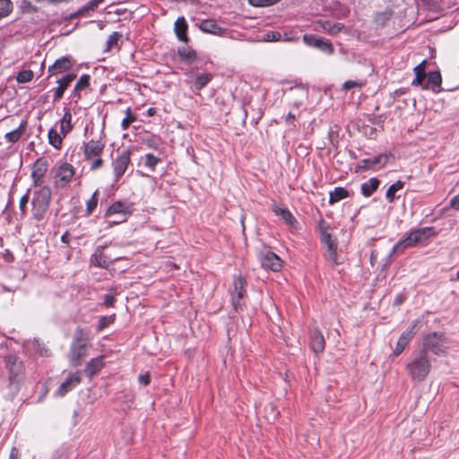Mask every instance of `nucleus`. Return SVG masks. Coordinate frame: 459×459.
I'll return each mask as SVG.
<instances>
[{
    "label": "nucleus",
    "mask_w": 459,
    "mask_h": 459,
    "mask_svg": "<svg viewBox=\"0 0 459 459\" xmlns=\"http://www.w3.org/2000/svg\"><path fill=\"white\" fill-rule=\"evenodd\" d=\"M431 368L428 354L424 351L414 352L406 365V370L413 381L426 379Z\"/></svg>",
    "instance_id": "1"
},
{
    "label": "nucleus",
    "mask_w": 459,
    "mask_h": 459,
    "mask_svg": "<svg viewBox=\"0 0 459 459\" xmlns=\"http://www.w3.org/2000/svg\"><path fill=\"white\" fill-rule=\"evenodd\" d=\"M52 192L50 187L35 188L31 197L32 219L41 221L45 219L51 202Z\"/></svg>",
    "instance_id": "2"
},
{
    "label": "nucleus",
    "mask_w": 459,
    "mask_h": 459,
    "mask_svg": "<svg viewBox=\"0 0 459 459\" xmlns=\"http://www.w3.org/2000/svg\"><path fill=\"white\" fill-rule=\"evenodd\" d=\"M447 340L444 333L432 332L427 333L422 339V348L420 351H424L426 353L430 351L437 356H444L446 354Z\"/></svg>",
    "instance_id": "3"
},
{
    "label": "nucleus",
    "mask_w": 459,
    "mask_h": 459,
    "mask_svg": "<svg viewBox=\"0 0 459 459\" xmlns=\"http://www.w3.org/2000/svg\"><path fill=\"white\" fill-rule=\"evenodd\" d=\"M318 228L321 242L326 247L327 258L332 261L333 265H338L340 263L337 255V242L332 238L330 226L324 220H321Z\"/></svg>",
    "instance_id": "4"
},
{
    "label": "nucleus",
    "mask_w": 459,
    "mask_h": 459,
    "mask_svg": "<svg viewBox=\"0 0 459 459\" xmlns=\"http://www.w3.org/2000/svg\"><path fill=\"white\" fill-rule=\"evenodd\" d=\"M133 205L131 204L117 201L114 202L107 210L105 213V217L107 219L116 215L117 218L116 220H108V222L110 225L117 224L126 221L128 215L132 213Z\"/></svg>",
    "instance_id": "5"
},
{
    "label": "nucleus",
    "mask_w": 459,
    "mask_h": 459,
    "mask_svg": "<svg viewBox=\"0 0 459 459\" xmlns=\"http://www.w3.org/2000/svg\"><path fill=\"white\" fill-rule=\"evenodd\" d=\"M5 367L9 372V379L12 383L19 382L24 376L25 367L17 355L8 354L4 358Z\"/></svg>",
    "instance_id": "6"
},
{
    "label": "nucleus",
    "mask_w": 459,
    "mask_h": 459,
    "mask_svg": "<svg viewBox=\"0 0 459 459\" xmlns=\"http://www.w3.org/2000/svg\"><path fill=\"white\" fill-rule=\"evenodd\" d=\"M247 281L241 275L235 276L233 279L232 287L230 288V293L231 296V304L236 311L241 307V299L246 293Z\"/></svg>",
    "instance_id": "7"
},
{
    "label": "nucleus",
    "mask_w": 459,
    "mask_h": 459,
    "mask_svg": "<svg viewBox=\"0 0 459 459\" xmlns=\"http://www.w3.org/2000/svg\"><path fill=\"white\" fill-rule=\"evenodd\" d=\"M48 161L44 160L43 158H39L35 160V162L32 165L31 168V174L30 178L32 179V185L31 186L35 188L39 187H48V186H45L44 183V178L48 171Z\"/></svg>",
    "instance_id": "8"
},
{
    "label": "nucleus",
    "mask_w": 459,
    "mask_h": 459,
    "mask_svg": "<svg viewBox=\"0 0 459 459\" xmlns=\"http://www.w3.org/2000/svg\"><path fill=\"white\" fill-rule=\"evenodd\" d=\"M130 155L131 152L129 150H123L117 154V158L112 161V168L116 182H117L126 173L130 164Z\"/></svg>",
    "instance_id": "9"
},
{
    "label": "nucleus",
    "mask_w": 459,
    "mask_h": 459,
    "mask_svg": "<svg viewBox=\"0 0 459 459\" xmlns=\"http://www.w3.org/2000/svg\"><path fill=\"white\" fill-rule=\"evenodd\" d=\"M74 175V167L67 163L62 162L57 166L56 172L55 175L56 186L58 187L65 186L73 178Z\"/></svg>",
    "instance_id": "10"
},
{
    "label": "nucleus",
    "mask_w": 459,
    "mask_h": 459,
    "mask_svg": "<svg viewBox=\"0 0 459 459\" xmlns=\"http://www.w3.org/2000/svg\"><path fill=\"white\" fill-rule=\"evenodd\" d=\"M259 261L264 269H270L277 272L281 268V260L273 252L264 250L259 253Z\"/></svg>",
    "instance_id": "11"
},
{
    "label": "nucleus",
    "mask_w": 459,
    "mask_h": 459,
    "mask_svg": "<svg viewBox=\"0 0 459 459\" xmlns=\"http://www.w3.org/2000/svg\"><path fill=\"white\" fill-rule=\"evenodd\" d=\"M105 143L101 139H91L83 144V154L86 160L98 157L103 152Z\"/></svg>",
    "instance_id": "12"
},
{
    "label": "nucleus",
    "mask_w": 459,
    "mask_h": 459,
    "mask_svg": "<svg viewBox=\"0 0 459 459\" xmlns=\"http://www.w3.org/2000/svg\"><path fill=\"white\" fill-rule=\"evenodd\" d=\"M86 356V345L74 342L71 346L69 359L74 367H78Z\"/></svg>",
    "instance_id": "13"
},
{
    "label": "nucleus",
    "mask_w": 459,
    "mask_h": 459,
    "mask_svg": "<svg viewBox=\"0 0 459 459\" xmlns=\"http://www.w3.org/2000/svg\"><path fill=\"white\" fill-rule=\"evenodd\" d=\"M304 42L311 47H316L326 53L333 52L332 43L328 40H324L322 38H318L315 35L305 34L303 36Z\"/></svg>",
    "instance_id": "14"
},
{
    "label": "nucleus",
    "mask_w": 459,
    "mask_h": 459,
    "mask_svg": "<svg viewBox=\"0 0 459 459\" xmlns=\"http://www.w3.org/2000/svg\"><path fill=\"white\" fill-rule=\"evenodd\" d=\"M76 78V74H68L57 80L58 86L53 89L54 98L53 101L56 102L59 100L63 95L65 91L69 87L71 82Z\"/></svg>",
    "instance_id": "15"
},
{
    "label": "nucleus",
    "mask_w": 459,
    "mask_h": 459,
    "mask_svg": "<svg viewBox=\"0 0 459 459\" xmlns=\"http://www.w3.org/2000/svg\"><path fill=\"white\" fill-rule=\"evenodd\" d=\"M82 380L80 372L70 374L67 378L59 385L56 394L59 396H64L73 388H74Z\"/></svg>",
    "instance_id": "16"
},
{
    "label": "nucleus",
    "mask_w": 459,
    "mask_h": 459,
    "mask_svg": "<svg viewBox=\"0 0 459 459\" xmlns=\"http://www.w3.org/2000/svg\"><path fill=\"white\" fill-rule=\"evenodd\" d=\"M325 341L318 328L310 332V347L315 353H321L325 350Z\"/></svg>",
    "instance_id": "17"
},
{
    "label": "nucleus",
    "mask_w": 459,
    "mask_h": 459,
    "mask_svg": "<svg viewBox=\"0 0 459 459\" xmlns=\"http://www.w3.org/2000/svg\"><path fill=\"white\" fill-rule=\"evenodd\" d=\"M73 66V63L70 58L63 56L55 61V63L48 67V73L50 75H55L70 70Z\"/></svg>",
    "instance_id": "18"
},
{
    "label": "nucleus",
    "mask_w": 459,
    "mask_h": 459,
    "mask_svg": "<svg viewBox=\"0 0 459 459\" xmlns=\"http://www.w3.org/2000/svg\"><path fill=\"white\" fill-rule=\"evenodd\" d=\"M435 234V230L432 227H425L413 230L410 232L414 245L426 241L429 238Z\"/></svg>",
    "instance_id": "19"
},
{
    "label": "nucleus",
    "mask_w": 459,
    "mask_h": 459,
    "mask_svg": "<svg viewBox=\"0 0 459 459\" xmlns=\"http://www.w3.org/2000/svg\"><path fill=\"white\" fill-rule=\"evenodd\" d=\"M104 247H98L94 254L91 255V262L95 266L106 268L113 261V259L107 257L103 253ZM117 258H114L116 260Z\"/></svg>",
    "instance_id": "20"
},
{
    "label": "nucleus",
    "mask_w": 459,
    "mask_h": 459,
    "mask_svg": "<svg viewBox=\"0 0 459 459\" xmlns=\"http://www.w3.org/2000/svg\"><path fill=\"white\" fill-rule=\"evenodd\" d=\"M26 127H27V121L22 120L18 127H16L15 129H13L10 132H7L4 134L5 141L10 143H14L18 142L21 139V137L22 136V134L25 133Z\"/></svg>",
    "instance_id": "21"
},
{
    "label": "nucleus",
    "mask_w": 459,
    "mask_h": 459,
    "mask_svg": "<svg viewBox=\"0 0 459 459\" xmlns=\"http://www.w3.org/2000/svg\"><path fill=\"white\" fill-rule=\"evenodd\" d=\"M387 154H380L371 159H363L359 163V168L362 169H373L376 165L379 163L385 164L388 160Z\"/></svg>",
    "instance_id": "22"
},
{
    "label": "nucleus",
    "mask_w": 459,
    "mask_h": 459,
    "mask_svg": "<svg viewBox=\"0 0 459 459\" xmlns=\"http://www.w3.org/2000/svg\"><path fill=\"white\" fill-rule=\"evenodd\" d=\"M175 33L180 41L187 42L188 38L186 34L187 23L184 17H178L175 22L174 27Z\"/></svg>",
    "instance_id": "23"
},
{
    "label": "nucleus",
    "mask_w": 459,
    "mask_h": 459,
    "mask_svg": "<svg viewBox=\"0 0 459 459\" xmlns=\"http://www.w3.org/2000/svg\"><path fill=\"white\" fill-rule=\"evenodd\" d=\"M104 364L102 357L91 359L86 365L85 372L90 377H92L94 375H96L98 372L101 370Z\"/></svg>",
    "instance_id": "24"
},
{
    "label": "nucleus",
    "mask_w": 459,
    "mask_h": 459,
    "mask_svg": "<svg viewBox=\"0 0 459 459\" xmlns=\"http://www.w3.org/2000/svg\"><path fill=\"white\" fill-rule=\"evenodd\" d=\"M199 27L203 31L215 35L221 34L223 31V30L218 25V23L212 19L202 21Z\"/></svg>",
    "instance_id": "25"
},
{
    "label": "nucleus",
    "mask_w": 459,
    "mask_h": 459,
    "mask_svg": "<svg viewBox=\"0 0 459 459\" xmlns=\"http://www.w3.org/2000/svg\"><path fill=\"white\" fill-rule=\"evenodd\" d=\"M212 79V74L210 73L198 74L192 81V85L196 91L204 89Z\"/></svg>",
    "instance_id": "26"
},
{
    "label": "nucleus",
    "mask_w": 459,
    "mask_h": 459,
    "mask_svg": "<svg viewBox=\"0 0 459 459\" xmlns=\"http://www.w3.org/2000/svg\"><path fill=\"white\" fill-rule=\"evenodd\" d=\"M273 211L276 216L281 217L288 225L293 226L295 223H297L296 219L288 209L273 205Z\"/></svg>",
    "instance_id": "27"
},
{
    "label": "nucleus",
    "mask_w": 459,
    "mask_h": 459,
    "mask_svg": "<svg viewBox=\"0 0 459 459\" xmlns=\"http://www.w3.org/2000/svg\"><path fill=\"white\" fill-rule=\"evenodd\" d=\"M380 181L377 178H371L361 185V194L368 197L378 188Z\"/></svg>",
    "instance_id": "28"
},
{
    "label": "nucleus",
    "mask_w": 459,
    "mask_h": 459,
    "mask_svg": "<svg viewBox=\"0 0 459 459\" xmlns=\"http://www.w3.org/2000/svg\"><path fill=\"white\" fill-rule=\"evenodd\" d=\"M91 76L89 74H83L80 77L74 85L73 94L76 98V101L81 99L80 91L90 86Z\"/></svg>",
    "instance_id": "29"
},
{
    "label": "nucleus",
    "mask_w": 459,
    "mask_h": 459,
    "mask_svg": "<svg viewBox=\"0 0 459 459\" xmlns=\"http://www.w3.org/2000/svg\"><path fill=\"white\" fill-rule=\"evenodd\" d=\"M73 129L72 125V114L69 109H66L64 113L62 119L60 120V131L63 136H65Z\"/></svg>",
    "instance_id": "30"
},
{
    "label": "nucleus",
    "mask_w": 459,
    "mask_h": 459,
    "mask_svg": "<svg viewBox=\"0 0 459 459\" xmlns=\"http://www.w3.org/2000/svg\"><path fill=\"white\" fill-rule=\"evenodd\" d=\"M178 54L181 60L188 64L193 63L196 59V52L187 46L178 48Z\"/></svg>",
    "instance_id": "31"
},
{
    "label": "nucleus",
    "mask_w": 459,
    "mask_h": 459,
    "mask_svg": "<svg viewBox=\"0 0 459 459\" xmlns=\"http://www.w3.org/2000/svg\"><path fill=\"white\" fill-rule=\"evenodd\" d=\"M349 196V192L347 189L342 186L334 187L333 191L329 194V204H333L342 199H345Z\"/></svg>",
    "instance_id": "32"
},
{
    "label": "nucleus",
    "mask_w": 459,
    "mask_h": 459,
    "mask_svg": "<svg viewBox=\"0 0 459 459\" xmlns=\"http://www.w3.org/2000/svg\"><path fill=\"white\" fill-rule=\"evenodd\" d=\"M415 79L412 82V85H423L426 81L427 75L425 73V61L414 67Z\"/></svg>",
    "instance_id": "33"
},
{
    "label": "nucleus",
    "mask_w": 459,
    "mask_h": 459,
    "mask_svg": "<svg viewBox=\"0 0 459 459\" xmlns=\"http://www.w3.org/2000/svg\"><path fill=\"white\" fill-rule=\"evenodd\" d=\"M48 143L56 149H60L63 142L61 132L58 133L55 128H51L48 134Z\"/></svg>",
    "instance_id": "34"
},
{
    "label": "nucleus",
    "mask_w": 459,
    "mask_h": 459,
    "mask_svg": "<svg viewBox=\"0 0 459 459\" xmlns=\"http://www.w3.org/2000/svg\"><path fill=\"white\" fill-rule=\"evenodd\" d=\"M418 320H414L410 326L401 334L399 339L408 344L417 333Z\"/></svg>",
    "instance_id": "35"
},
{
    "label": "nucleus",
    "mask_w": 459,
    "mask_h": 459,
    "mask_svg": "<svg viewBox=\"0 0 459 459\" xmlns=\"http://www.w3.org/2000/svg\"><path fill=\"white\" fill-rule=\"evenodd\" d=\"M415 246L414 243L412 242V238L410 235V233L405 237L403 238V239L399 240L393 247V252L394 253H398V252H402L403 250L408 248V247H411Z\"/></svg>",
    "instance_id": "36"
},
{
    "label": "nucleus",
    "mask_w": 459,
    "mask_h": 459,
    "mask_svg": "<svg viewBox=\"0 0 459 459\" xmlns=\"http://www.w3.org/2000/svg\"><path fill=\"white\" fill-rule=\"evenodd\" d=\"M426 80L432 86L433 90L439 88L442 83L441 74L438 71L429 72Z\"/></svg>",
    "instance_id": "37"
},
{
    "label": "nucleus",
    "mask_w": 459,
    "mask_h": 459,
    "mask_svg": "<svg viewBox=\"0 0 459 459\" xmlns=\"http://www.w3.org/2000/svg\"><path fill=\"white\" fill-rule=\"evenodd\" d=\"M404 186V183L401 180H397L396 182H394V184H392L386 193H385V198L390 202L392 203L394 198H395V193L399 190H401Z\"/></svg>",
    "instance_id": "38"
},
{
    "label": "nucleus",
    "mask_w": 459,
    "mask_h": 459,
    "mask_svg": "<svg viewBox=\"0 0 459 459\" xmlns=\"http://www.w3.org/2000/svg\"><path fill=\"white\" fill-rule=\"evenodd\" d=\"M142 159L143 160L144 166L147 167L151 172L155 171L156 166L161 160L159 157H156L152 153L145 154Z\"/></svg>",
    "instance_id": "39"
},
{
    "label": "nucleus",
    "mask_w": 459,
    "mask_h": 459,
    "mask_svg": "<svg viewBox=\"0 0 459 459\" xmlns=\"http://www.w3.org/2000/svg\"><path fill=\"white\" fill-rule=\"evenodd\" d=\"M98 204V190H96L91 197L86 203V215L89 216L96 209Z\"/></svg>",
    "instance_id": "40"
},
{
    "label": "nucleus",
    "mask_w": 459,
    "mask_h": 459,
    "mask_svg": "<svg viewBox=\"0 0 459 459\" xmlns=\"http://www.w3.org/2000/svg\"><path fill=\"white\" fill-rule=\"evenodd\" d=\"M115 321V315L103 316L100 317L97 331L100 332Z\"/></svg>",
    "instance_id": "41"
},
{
    "label": "nucleus",
    "mask_w": 459,
    "mask_h": 459,
    "mask_svg": "<svg viewBox=\"0 0 459 459\" xmlns=\"http://www.w3.org/2000/svg\"><path fill=\"white\" fill-rule=\"evenodd\" d=\"M103 2H104V0H91L90 2H88L86 4H84L83 6H82L80 8L79 13L84 14V13H88L89 11H93L99 6V4H100Z\"/></svg>",
    "instance_id": "42"
},
{
    "label": "nucleus",
    "mask_w": 459,
    "mask_h": 459,
    "mask_svg": "<svg viewBox=\"0 0 459 459\" xmlns=\"http://www.w3.org/2000/svg\"><path fill=\"white\" fill-rule=\"evenodd\" d=\"M30 188H29L27 190V192L21 197L20 202H19V209H20L21 214L22 216H25L27 213V204L30 200Z\"/></svg>",
    "instance_id": "43"
},
{
    "label": "nucleus",
    "mask_w": 459,
    "mask_h": 459,
    "mask_svg": "<svg viewBox=\"0 0 459 459\" xmlns=\"http://www.w3.org/2000/svg\"><path fill=\"white\" fill-rule=\"evenodd\" d=\"M13 4L10 0H0V19L12 12Z\"/></svg>",
    "instance_id": "44"
},
{
    "label": "nucleus",
    "mask_w": 459,
    "mask_h": 459,
    "mask_svg": "<svg viewBox=\"0 0 459 459\" xmlns=\"http://www.w3.org/2000/svg\"><path fill=\"white\" fill-rule=\"evenodd\" d=\"M290 92L296 96V97H299L301 100L299 101H296L294 102V104L296 106H299L302 104L303 102V100L304 99H307V91L304 88H299V87H297V88H292L290 89Z\"/></svg>",
    "instance_id": "45"
},
{
    "label": "nucleus",
    "mask_w": 459,
    "mask_h": 459,
    "mask_svg": "<svg viewBox=\"0 0 459 459\" xmlns=\"http://www.w3.org/2000/svg\"><path fill=\"white\" fill-rule=\"evenodd\" d=\"M136 117L132 115L131 108H127L126 110V117L121 122V127L123 130H127L131 123L135 121Z\"/></svg>",
    "instance_id": "46"
},
{
    "label": "nucleus",
    "mask_w": 459,
    "mask_h": 459,
    "mask_svg": "<svg viewBox=\"0 0 459 459\" xmlns=\"http://www.w3.org/2000/svg\"><path fill=\"white\" fill-rule=\"evenodd\" d=\"M33 78V73L30 70H23L17 75L18 82L24 83L29 82Z\"/></svg>",
    "instance_id": "47"
},
{
    "label": "nucleus",
    "mask_w": 459,
    "mask_h": 459,
    "mask_svg": "<svg viewBox=\"0 0 459 459\" xmlns=\"http://www.w3.org/2000/svg\"><path fill=\"white\" fill-rule=\"evenodd\" d=\"M120 38L121 34L119 32L115 31L112 34H110L106 42V50H110L114 45H117Z\"/></svg>",
    "instance_id": "48"
},
{
    "label": "nucleus",
    "mask_w": 459,
    "mask_h": 459,
    "mask_svg": "<svg viewBox=\"0 0 459 459\" xmlns=\"http://www.w3.org/2000/svg\"><path fill=\"white\" fill-rule=\"evenodd\" d=\"M254 6H268L276 4L280 0H248Z\"/></svg>",
    "instance_id": "49"
},
{
    "label": "nucleus",
    "mask_w": 459,
    "mask_h": 459,
    "mask_svg": "<svg viewBox=\"0 0 459 459\" xmlns=\"http://www.w3.org/2000/svg\"><path fill=\"white\" fill-rule=\"evenodd\" d=\"M74 339L75 343H80L83 339H86V332L81 327H77L75 330Z\"/></svg>",
    "instance_id": "50"
},
{
    "label": "nucleus",
    "mask_w": 459,
    "mask_h": 459,
    "mask_svg": "<svg viewBox=\"0 0 459 459\" xmlns=\"http://www.w3.org/2000/svg\"><path fill=\"white\" fill-rule=\"evenodd\" d=\"M90 161H91V170H96V169L101 168L103 165V160L101 158H100L99 156L91 159Z\"/></svg>",
    "instance_id": "51"
},
{
    "label": "nucleus",
    "mask_w": 459,
    "mask_h": 459,
    "mask_svg": "<svg viewBox=\"0 0 459 459\" xmlns=\"http://www.w3.org/2000/svg\"><path fill=\"white\" fill-rule=\"evenodd\" d=\"M362 83L358 82V81H351V80H349V81H346L343 84H342V88L344 90H350L351 88H355V87H362Z\"/></svg>",
    "instance_id": "52"
},
{
    "label": "nucleus",
    "mask_w": 459,
    "mask_h": 459,
    "mask_svg": "<svg viewBox=\"0 0 459 459\" xmlns=\"http://www.w3.org/2000/svg\"><path fill=\"white\" fill-rule=\"evenodd\" d=\"M408 344L398 339L395 349L394 351V356L400 355Z\"/></svg>",
    "instance_id": "53"
},
{
    "label": "nucleus",
    "mask_w": 459,
    "mask_h": 459,
    "mask_svg": "<svg viewBox=\"0 0 459 459\" xmlns=\"http://www.w3.org/2000/svg\"><path fill=\"white\" fill-rule=\"evenodd\" d=\"M115 296L113 294H106L104 296V306L108 307H112L115 303Z\"/></svg>",
    "instance_id": "54"
},
{
    "label": "nucleus",
    "mask_w": 459,
    "mask_h": 459,
    "mask_svg": "<svg viewBox=\"0 0 459 459\" xmlns=\"http://www.w3.org/2000/svg\"><path fill=\"white\" fill-rule=\"evenodd\" d=\"M138 381L141 385H148L150 384V374L145 373L139 375Z\"/></svg>",
    "instance_id": "55"
},
{
    "label": "nucleus",
    "mask_w": 459,
    "mask_h": 459,
    "mask_svg": "<svg viewBox=\"0 0 459 459\" xmlns=\"http://www.w3.org/2000/svg\"><path fill=\"white\" fill-rule=\"evenodd\" d=\"M449 206L455 211H459V194L455 195L449 202Z\"/></svg>",
    "instance_id": "56"
},
{
    "label": "nucleus",
    "mask_w": 459,
    "mask_h": 459,
    "mask_svg": "<svg viewBox=\"0 0 459 459\" xmlns=\"http://www.w3.org/2000/svg\"><path fill=\"white\" fill-rule=\"evenodd\" d=\"M406 299V296L404 294H398L394 299V306H400L402 305Z\"/></svg>",
    "instance_id": "57"
},
{
    "label": "nucleus",
    "mask_w": 459,
    "mask_h": 459,
    "mask_svg": "<svg viewBox=\"0 0 459 459\" xmlns=\"http://www.w3.org/2000/svg\"><path fill=\"white\" fill-rule=\"evenodd\" d=\"M330 33H336L342 30V26L338 24H334L333 27L327 29Z\"/></svg>",
    "instance_id": "58"
},
{
    "label": "nucleus",
    "mask_w": 459,
    "mask_h": 459,
    "mask_svg": "<svg viewBox=\"0 0 459 459\" xmlns=\"http://www.w3.org/2000/svg\"><path fill=\"white\" fill-rule=\"evenodd\" d=\"M9 459H18V450L15 447L11 450Z\"/></svg>",
    "instance_id": "59"
},
{
    "label": "nucleus",
    "mask_w": 459,
    "mask_h": 459,
    "mask_svg": "<svg viewBox=\"0 0 459 459\" xmlns=\"http://www.w3.org/2000/svg\"><path fill=\"white\" fill-rule=\"evenodd\" d=\"M61 241L65 244L69 243V233L68 232H65L61 236Z\"/></svg>",
    "instance_id": "60"
},
{
    "label": "nucleus",
    "mask_w": 459,
    "mask_h": 459,
    "mask_svg": "<svg viewBox=\"0 0 459 459\" xmlns=\"http://www.w3.org/2000/svg\"><path fill=\"white\" fill-rule=\"evenodd\" d=\"M294 119H295V116L290 112L286 117V123L291 124Z\"/></svg>",
    "instance_id": "61"
},
{
    "label": "nucleus",
    "mask_w": 459,
    "mask_h": 459,
    "mask_svg": "<svg viewBox=\"0 0 459 459\" xmlns=\"http://www.w3.org/2000/svg\"><path fill=\"white\" fill-rule=\"evenodd\" d=\"M156 112H157V109H156L155 108H149L147 109V111H146V113H147V115H148L149 117H152V116H154V115L156 114Z\"/></svg>",
    "instance_id": "62"
},
{
    "label": "nucleus",
    "mask_w": 459,
    "mask_h": 459,
    "mask_svg": "<svg viewBox=\"0 0 459 459\" xmlns=\"http://www.w3.org/2000/svg\"><path fill=\"white\" fill-rule=\"evenodd\" d=\"M267 38H268L267 40H277L278 39V38L275 37L274 33H273L272 39H270V35L269 34H267Z\"/></svg>",
    "instance_id": "63"
},
{
    "label": "nucleus",
    "mask_w": 459,
    "mask_h": 459,
    "mask_svg": "<svg viewBox=\"0 0 459 459\" xmlns=\"http://www.w3.org/2000/svg\"><path fill=\"white\" fill-rule=\"evenodd\" d=\"M457 279L459 280V271L456 273Z\"/></svg>",
    "instance_id": "64"
}]
</instances>
